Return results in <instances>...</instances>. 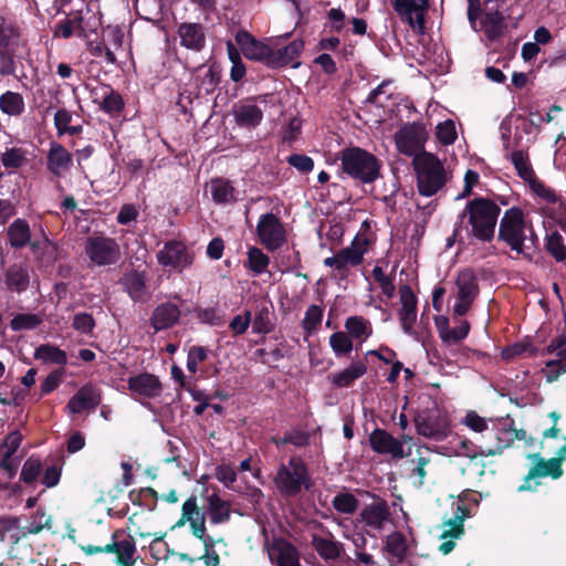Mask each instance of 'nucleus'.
Instances as JSON below:
<instances>
[{
    "mask_svg": "<svg viewBox=\"0 0 566 566\" xmlns=\"http://www.w3.org/2000/svg\"><path fill=\"white\" fill-rule=\"evenodd\" d=\"M419 193L431 197L441 190L449 176L442 161L431 153L422 151L413 158Z\"/></svg>",
    "mask_w": 566,
    "mask_h": 566,
    "instance_id": "f257e3e1",
    "label": "nucleus"
},
{
    "mask_svg": "<svg viewBox=\"0 0 566 566\" xmlns=\"http://www.w3.org/2000/svg\"><path fill=\"white\" fill-rule=\"evenodd\" d=\"M500 207L491 200L476 198L467 203L461 218L469 214L471 233L481 241H491L494 237Z\"/></svg>",
    "mask_w": 566,
    "mask_h": 566,
    "instance_id": "f03ea898",
    "label": "nucleus"
},
{
    "mask_svg": "<svg viewBox=\"0 0 566 566\" xmlns=\"http://www.w3.org/2000/svg\"><path fill=\"white\" fill-rule=\"evenodd\" d=\"M499 239L504 241L517 254H524L525 249L530 248L526 243L534 244L532 226H527L521 209L511 208L505 211L500 221Z\"/></svg>",
    "mask_w": 566,
    "mask_h": 566,
    "instance_id": "7ed1b4c3",
    "label": "nucleus"
},
{
    "mask_svg": "<svg viewBox=\"0 0 566 566\" xmlns=\"http://www.w3.org/2000/svg\"><path fill=\"white\" fill-rule=\"evenodd\" d=\"M311 476L305 462L300 457H291L287 463H282L273 483L277 491L285 497H293L310 489Z\"/></svg>",
    "mask_w": 566,
    "mask_h": 566,
    "instance_id": "20e7f679",
    "label": "nucleus"
},
{
    "mask_svg": "<svg viewBox=\"0 0 566 566\" xmlns=\"http://www.w3.org/2000/svg\"><path fill=\"white\" fill-rule=\"evenodd\" d=\"M342 166L345 172L355 179L369 184L379 176L380 165L370 153L358 148H347L342 151Z\"/></svg>",
    "mask_w": 566,
    "mask_h": 566,
    "instance_id": "39448f33",
    "label": "nucleus"
},
{
    "mask_svg": "<svg viewBox=\"0 0 566 566\" xmlns=\"http://www.w3.org/2000/svg\"><path fill=\"white\" fill-rule=\"evenodd\" d=\"M491 432L493 433L494 441L480 447L482 457L500 455L515 440H523L526 437V432L516 429L514 420L510 417L491 420Z\"/></svg>",
    "mask_w": 566,
    "mask_h": 566,
    "instance_id": "423d86ee",
    "label": "nucleus"
},
{
    "mask_svg": "<svg viewBox=\"0 0 566 566\" xmlns=\"http://www.w3.org/2000/svg\"><path fill=\"white\" fill-rule=\"evenodd\" d=\"M369 240L364 234H357L349 247L339 250L335 255L326 258L324 265L345 274L349 268L363 263L364 255L368 251Z\"/></svg>",
    "mask_w": 566,
    "mask_h": 566,
    "instance_id": "0eeeda50",
    "label": "nucleus"
},
{
    "mask_svg": "<svg viewBox=\"0 0 566 566\" xmlns=\"http://www.w3.org/2000/svg\"><path fill=\"white\" fill-rule=\"evenodd\" d=\"M455 289L452 313L458 317H462L469 312L479 294V285L474 272L468 269L461 271L455 281Z\"/></svg>",
    "mask_w": 566,
    "mask_h": 566,
    "instance_id": "6e6552de",
    "label": "nucleus"
},
{
    "mask_svg": "<svg viewBox=\"0 0 566 566\" xmlns=\"http://www.w3.org/2000/svg\"><path fill=\"white\" fill-rule=\"evenodd\" d=\"M85 253L97 266L115 264L120 258L117 242L108 237H88L85 242Z\"/></svg>",
    "mask_w": 566,
    "mask_h": 566,
    "instance_id": "1a4fd4ad",
    "label": "nucleus"
},
{
    "mask_svg": "<svg viewBox=\"0 0 566 566\" xmlns=\"http://www.w3.org/2000/svg\"><path fill=\"white\" fill-rule=\"evenodd\" d=\"M427 138V129L419 123L405 124L395 134L397 149L406 156L420 155Z\"/></svg>",
    "mask_w": 566,
    "mask_h": 566,
    "instance_id": "9d476101",
    "label": "nucleus"
},
{
    "mask_svg": "<svg viewBox=\"0 0 566 566\" xmlns=\"http://www.w3.org/2000/svg\"><path fill=\"white\" fill-rule=\"evenodd\" d=\"M106 552L112 553L115 552L117 555V562L122 566H134L135 553H136V543L133 536L125 534L124 531H115L112 536V543L107 544L104 548L88 546L87 553H99Z\"/></svg>",
    "mask_w": 566,
    "mask_h": 566,
    "instance_id": "9b49d317",
    "label": "nucleus"
},
{
    "mask_svg": "<svg viewBox=\"0 0 566 566\" xmlns=\"http://www.w3.org/2000/svg\"><path fill=\"white\" fill-rule=\"evenodd\" d=\"M260 242L269 250L281 248L285 241V230L280 219L273 213L262 214L256 226Z\"/></svg>",
    "mask_w": 566,
    "mask_h": 566,
    "instance_id": "f8f14e48",
    "label": "nucleus"
},
{
    "mask_svg": "<svg viewBox=\"0 0 566 566\" xmlns=\"http://www.w3.org/2000/svg\"><path fill=\"white\" fill-rule=\"evenodd\" d=\"M157 261L163 266L182 272L192 264L193 253L182 242L171 240L158 251Z\"/></svg>",
    "mask_w": 566,
    "mask_h": 566,
    "instance_id": "ddd939ff",
    "label": "nucleus"
},
{
    "mask_svg": "<svg viewBox=\"0 0 566 566\" xmlns=\"http://www.w3.org/2000/svg\"><path fill=\"white\" fill-rule=\"evenodd\" d=\"M415 424L419 434L436 440H442L449 431L447 418L436 408L420 411L415 418Z\"/></svg>",
    "mask_w": 566,
    "mask_h": 566,
    "instance_id": "4468645a",
    "label": "nucleus"
},
{
    "mask_svg": "<svg viewBox=\"0 0 566 566\" xmlns=\"http://www.w3.org/2000/svg\"><path fill=\"white\" fill-rule=\"evenodd\" d=\"M186 522L190 524L192 534L202 541L205 547L214 545L211 536L206 535L205 514L200 512L197 505V499L190 496L182 504V516L177 526L184 525Z\"/></svg>",
    "mask_w": 566,
    "mask_h": 566,
    "instance_id": "2eb2a0df",
    "label": "nucleus"
},
{
    "mask_svg": "<svg viewBox=\"0 0 566 566\" xmlns=\"http://www.w3.org/2000/svg\"><path fill=\"white\" fill-rule=\"evenodd\" d=\"M467 517V509L462 505H458L453 517L442 523L440 539L443 542L440 544L439 551L443 555L451 553L455 547V539L464 534L463 522Z\"/></svg>",
    "mask_w": 566,
    "mask_h": 566,
    "instance_id": "dca6fc26",
    "label": "nucleus"
},
{
    "mask_svg": "<svg viewBox=\"0 0 566 566\" xmlns=\"http://www.w3.org/2000/svg\"><path fill=\"white\" fill-rule=\"evenodd\" d=\"M235 41L243 55L252 61L264 63L270 66L272 60V48L255 40L249 32L242 30L235 34Z\"/></svg>",
    "mask_w": 566,
    "mask_h": 566,
    "instance_id": "f3484780",
    "label": "nucleus"
},
{
    "mask_svg": "<svg viewBox=\"0 0 566 566\" xmlns=\"http://www.w3.org/2000/svg\"><path fill=\"white\" fill-rule=\"evenodd\" d=\"M311 544L324 560L337 559L343 551V544L323 525H319L318 532L311 535Z\"/></svg>",
    "mask_w": 566,
    "mask_h": 566,
    "instance_id": "a211bd4d",
    "label": "nucleus"
},
{
    "mask_svg": "<svg viewBox=\"0 0 566 566\" xmlns=\"http://www.w3.org/2000/svg\"><path fill=\"white\" fill-rule=\"evenodd\" d=\"M427 0H395L394 9L413 30L423 33Z\"/></svg>",
    "mask_w": 566,
    "mask_h": 566,
    "instance_id": "6ab92c4d",
    "label": "nucleus"
},
{
    "mask_svg": "<svg viewBox=\"0 0 566 566\" xmlns=\"http://www.w3.org/2000/svg\"><path fill=\"white\" fill-rule=\"evenodd\" d=\"M101 401L102 396L99 389L88 384L81 387L69 400L66 410L69 413L77 415L84 410H94Z\"/></svg>",
    "mask_w": 566,
    "mask_h": 566,
    "instance_id": "aec40b11",
    "label": "nucleus"
},
{
    "mask_svg": "<svg viewBox=\"0 0 566 566\" xmlns=\"http://www.w3.org/2000/svg\"><path fill=\"white\" fill-rule=\"evenodd\" d=\"M360 521L366 527L374 532H381L390 518V511L385 501H377L367 504L359 514Z\"/></svg>",
    "mask_w": 566,
    "mask_h": 566,
    "instance_id": "412c9836",
    "label": "nucleus"
},
{
    "mask_svg": "<svg viewBox=\"0 0 566 566\" xmlns=\"http://www.w3.org/2000/svg\"><path fill=\"white\" fill-rule=\"evenodd\" d=\"M72 154L60 143L51 142L46 154V168L56 176H64L72 167Z\"/></svg>",
    "mask_w": 566,
    "mask_h": 566,
    "instance_id": "4be33fe9",
    "label": "nucleus"
},
{
    "mask_svg": "<svg viewBox=\"0 0 566 566\" xmlns=\"http://www.w3.org/2000/svg\"><path fill=\"white\" fill-rule=\"evenodd\" d=\"M369 441L371 449L377 453L389 454L394 459H402L405 457L402 442L385 430H374L369 437Z\"/></svg>",
    "mask_w": 566,
    "mask_h": 566,
    "instance_id": "5701e85b",
    "label": "nucleus"
},
{
    "mask_svg": "<svg viewBox=\"0 0 566 566\" xmlns=\"http://www.w3.org/2000/svg\"><path fill=\"white\" fill-rule=\"evenodd\" d=\"M260 104L265 105V101L247 99L237 105L233 111L237 124L241 127H256L261 123L264 113Z\"/></svg>",
    "mask_w": 566,
    "mask_h": 566,
    "instance_id": "b1692460",
    "label": "nucleus"
},
{
    "mask_svg": "<svg viewBox=\"0 0 566 566\" xmlns=\"http://www.w3.org/2000/svg\"><path fill=\"white\" fill-rule=\"evenodd\" d=\"M400 302L401 308L399 311V321L403 333L417 338V335L412 328L416 318V306L417 300L411 289L407 285L400 289Z\"/></svg>",
    "mask_w": 566,
    "mask_h": 566,
    "instance_id": "393cba45",
    "label": "nucleus"
},
{
    "mask_svg": "<svg viewBox=\"0 0 566 566\" xmlns=\"http://www.w3.org/2000/svg\"><path fill=\"white\" fill-rule=\"evenodd\" d=\"M268 553L276 566H301L296 548L283 538L274 539Z\"/></svg>",
    "mask_w": 566,
    "mask_h": 566,
    "instance_id": "a878e982",
    "label": "nucleus"
},
{
    "mask_svg": "<svg viewBox=\"0 0 566 566\" xmlns=\"http://www.w3.org/2000/svg\"><path fill=\"white\" fill-rule=\"evenodd\" d=\"M180 44L188 50L200 52L206 44V34L199 23H181L177 31Z\"/></svg>",
    "mask_w": 566,
    "mask_h": 566,
    "instance_id": "bb28decb",
    "label": "nucleus"
},
{
    "mask_svg": "<svg viewBox=\"0 0 566 566\" xmlns=\"http://www.w3.org/2000/svg\"><path fill=\"white\" fill-rule=\"evenodd\" d=\"M367 373V365L364 360H353L346 368L328 376L331 384L337 388L350 387L357 379Z\"/></svg>",
    "mask_w": 566,
    "mask_h": 566,
    "instance_id": "cd10ccee",
    "label": "nucleus"
},
{
    "mask_svg": "<svg viewBox=\"0 0 566 566\" xmlns=\"http://www.w3.org/2000/svg\"><path fill=\"white\" fill-rule=\"evenodd\" d=\"M128 389L138 396L154 398L160 395L161 385L158 378L151 374H139L128 379Z\"/></svg>",
    "mask_w": 566,
    "mask_h": 566,
    "instance_id": "c85d7f7f",
    "label": "nucleus"
},
{
    "mask_svg": "<svg viewBox=\"0 0 566 566\" xmlns=\"http://www.w3.org/2000/svg\"><path fill=\"white\" fill-rule=\"evenodd\" d=\"M180 317V310L174 303H164L158 305L150 318L151 326L155 331H161L174 326Z\"/></svg>",
    "mask_w": 566,
    "mask_h": 566,
    "instance_id": "c756f323",
    "label": "nucleus"
},
{
    "mask_svg": "<svg viewBox=\"0 0 566 566\" xmlns=\"http://www.w3.org/2000/svg\"><path fill=\"white\" fill-rule=\"evenodd\" d=\"M485 13L483 14V18L480 22V31H483L484 34L490 40H494L502 35L505 23H504V17L503 14L497 10V8H488L485 9ZM478 31V28L475 29Z\"/></svg>",
    "mask_w": 566,
    "mask_h": 566,
    "instance_id": "7c9ffc66",
    "label": "nucleus"
},
{
    "mask_svg": "<svg viewBox=\"0 0 566 566\" xmlns=\"http://www.w3.org/2000/svg\"><path fill=\"white\" fill-rule=\"evenodd\" d=\"M344 327L349 337L359 343H365L373 334L371 322L360 315L347 317Z\"/></svg>",
    "mask_w": 566,
    "mask_h": 566,
    "instance_id": "2f4dec72",
    "label": "nucleus"
},
{
    "mask_svg": "<svg viewBox=\"0 0 566 566\" xmlns=\"http://www.w3.org/2000/svg\"><path fill=\"white\" fill-rule=\"evenodd\" d=\"M6 283L18 293L25 291L30 284L29 265L24 262L10 265L6 271Z\"/></svg>",
    "mask_w": 566,
    "mask_h": 566,
    "instance_id": "473e14b6",
    "label": "nucleus"
},
{
    "mask_svg": "<svg viewBox=\"0 0 566 566\" xmlns=\"http://www.w3.org/2000/svg\"><path fill=\"white\" fill-rule=\"evenodd\" d=\"M212 200L217 205H229L238 201V191L231 181L224 178H216L210 182Z\"/></svg>",
    "mask_w": 566,
    "mask_h": 566,
    "instance_id": "72a5a7b5",
    "label": "nucleus"
},
{
    "mask_svg": "<svg viewBox=\"0 0 566 566\" xmlns=\"http://www.w3.org/2000/svg\"><path fill=\"white\" fill-rule=\"evenodd\" d=\"M304 49V43L301 40H294L282 49H272V60L270 61L271 67L284 66L293 63Z\"/></svg>",
    "mask_w": 566,
    "mask_h": 566,
    "instance_id": "f704fd0d",
    "label": "nucleus"
},
{
    "mask_svg": "<svg viewBox=\"0 0 566 566\" xmlns=\"http://www.w3.org/2000/svg\"><path fill=\"white\" fill-rule=\"evenodd\" d=\"M105 59L107 63L116 62L115 51L123 48L124 31L118 25H108L104 29Z\"/></svg>",
    "mask_w": 566,
    "mask_h": 566,
    "instance_id": "c9c22d12",
    "label": "nucleus"
},
{
    "mask_svg": "<svg viewBox=\"0 0 566 566\" xmlns=\"http://www.w3.org/2000/svg\"><path fill=\"white\" fill-rule=\"evenodd\" d=\"M27 535H29V531L27 526H20L19 518L4 517L0 520V542L8 541L12 544H18Z\"/></svg>",
    "mask_w": 566,
    "mask_h": 566,
    "instance_id": "e433bc0d",
    "label": "nucleus"
},
{
    "mask_svg": "<svg viewBox=\"0 0 566 566\" xmlns=\"http://www.w3.org/2000/svg\"><path fill=\"white\" fill-rule=\"evenodd\" d=\"M210 522L212 524L226 523L230 518V503L222 500L217 493H212L207 497Z\"/></svg>",
    "mask_w": 566,
    "mask_h": 566,
    "instance_id": "4c0bfd02",
    "label": "nucleus"
},
{
    "mask_svg": "<svg viewBox=\"0 0 566 566\" xmlns=\"http://www.w3.org/2000/svg\"><path fill=\"white\" fill-rule=\"evenodd\" d=\"M8 239L12 248L21 249L30 243L31 231L23 219L14 220L8 228Z\"/></svg>",
    "mask_w": 566,
    "mask_h": 566,
    "instance_id": "58836bf2",
    "label": "nucleus"
},
{
    "mask_svg": "<svg viewBox=\"0 0 566 566\" xmlns=\"http://www.w3.org/2000/svg\"><path fill=\"white\" fill-rule=\"evenodd\" d=\"M34 357L46 364L65 365L67 363L66 353L50 344L40 345L35 349Z\"/></svg>",
    "mask_w": 566,
    "mask_h": 566,
    "instance_id": "ea45409f",
    "label": "nucleus"
},
{
    "mask_svg": "<svg viewBox=\"0 0 566 566\" xmlns=\"http://www.w3.org/2000/svg\"><path fill=\"white\" fill-rule=\"evenodd\" d=\"M0 109L9 116H19L24 111V99L21 94L7 91L0 96Z\"/></svg>",
    "mask_w": 566,
    "mask_h": 566,
    "instance_id": "a19ab883",
    "label": "nucleus"
},
{
    "mask_svg": "<svg viewBox=\"0 0 566 566\" xmlns=\"http://www.w3.org/2000/svg\"><path fill=\"white\" fill-rule=\"evenodd\" d=\"M248 260L244 264L254 275L264 273L270 264V258L256 247L249 248Z\"/></svg>",
    "mask_w": 566,
    "mask_h": 566,
    "instance_id": "79ce46f5",
    "label": "nucleus"
},
{
    "mask_svg": "<svg viewBox=\"0 0 566 566\" xmlns=\"http://www.w3.org/2000/svg\"><path fill=\"white\" fill-rule=\"evenodd\" d=\"M385 549L392 557L397 559V562H401L408 551L407 539L405 535L400 532H394L386 537L385 541Z\"/></svg>",
    "mask_w": 566,
    "mask_h": 566,
    "instance_id": "37998d69",
    "label": "nucleus"
},
{
    "mask_svg": "<svg viewBox=\"0 0 566 566\" xmlns=\"http://www.w3.org/2000/svg\"><path fill=\"white\" fill-rule=\"evenodd\" d=\"M83 32L84 29L82 27V17L80 14H74L73 17H69L57 23L54 34L55 36L69 39L74 34L81 36Z\"/></svg>",
    "mask_w": 566,
    "mask_h": 566,
    "instance_id": "c03bdc74",
    "label": "nucleus"
},
{
    "mask_svg": "<svg viewBox=\"0 0 566 566\" xmlns=\"http://www.w3.org/2000/svg\"><path fill=\"white\" fill-rule=\"evenodd\" d=\"M545 249L556 262L566 263V245L562 234L554 231L546 235Z\"/></svg>",
    "mask_w": 566,
    "mask_h": 566,
    "instance_id": "a18cd8bd",
    "label": "nucleus"
},
{
    "mask_svg": "<svg viewBox=\"0 0 566 566\" xmlns=\"http://www.w3.org/2000/svg\"><path fill=\"white\" fill-rule=\"evenodd\" d=\"M328 343L336 357L347 356L354 348L353 339L346 332L333 333Z\"/></svg>",
    "mask_w": 566,
    "mask_h": 566,
    "instance_id": "49530a36",
    "label": "nucleus"
},
{
    "mask_svg": "<svg viewBox=\"0 0 566 566\" xmlns=\"http://www.w3.org/2000/svg\"><path fill=\"white\" fill-rule=\"evenodd\" d=\"M332 505L338 513L352 515L357 511L359 502L354 494L339 492L334 496Z\"/></svg>",
    "mask_w": 566,
    "mask_h": 566,
    "instance_id": "de8ad7c7",
    "label": "nucleus"
},
{
    "mask_svg": "<svg viewBox=\"0 0 566 566\" xmlns=\"http://www.w3.org/2000/svg\"><path fill=\"white\" fill-rule=\"evenodd\" d=\"M547 350L552 354H555L560 358V360H551L546 364L547 368L553 369L555 366L558 367V373H565L566 371V338L564 337H557L555 338L551 345L547 347Z\"/></svg>",
    "mask_w": 566,
    "mask_h": 566,
    "instance_id": "09e8293b",
    "label": "nucleus"
},
{
    "mask_svg": "<svg viewBox=\"0 0 566 566\" xmlns=\"http://www.w3.org/2000/svg\"><path fill=\"white\" fill-rule=\"evenodd\" d=\"M101 92V107L103 111L113 114L118 113L123 108L124 103L120 95L114 92L109 86H103Z\"/></svg>",
    "mask_w": 566,
    "mask_h": 566,
    "instance_id": "8fccbe9b",
    "label": "nucleus"
},
{
    "mask_svg": "<svg viewBox=\"0 0 566 566\" xmlns=\"http://www.w3.org/2000/svg\"><path fill=\"white\" fill-rule=\"evenodd\" d=\"M43 322L39 314L22 313L15 315L11 322L10 327L12 331H30L36 328Z\"/></svg>",
    "mask_w": 566,
    "mask_h": 566,
    "instance_id": "3c124183",
    "label": "nucleus"
},
{
    "mask_svg": "<svg viewBox=\"0 0 566 566\" xmlns=\"http://www.w3.org/2000/svg\"><path fill=\"white\" fill-rule=\"evenodd\" d=\"M511 161L517 175L525 181L532 180L535 174L530 165L528 156L523 150H516L511 154Z\"/></svg>",
    "mask_w": 566,
    "mask_h": 566,
    "instance_id": "603ef678",
    "label": "nucleus"
},
{
    "mask_svg": "<svg viewBox=\"0 0 566 566\" xmlns=\"http://www.w3.org/2000/svg\"><path fill=\"white\" fill-rule=\"evenodd\" d=\"M495 418L486 419L481 417L476 411L470 410L465 413L462 419V423L468 427L470 430L476 433H484L489 429H491V420Z\"/></svg>",
    "mask_w": 566,
    "mask_h": 566,
    "instance_id": "864d4df0",
    "label": "nucleus"
},
{
    "mask_svg": "<svg viewBox=\"0 0 566 566\" xmlns=\"http://www.w3.org/2000/svg\"><path fill=\"white\" fill-rule=\"evenodd\" d=\"M323 310L318 305H311L304 315L302 326L304 331L311 335L316 331L317 326L322 323Z\"/></svg>",
    "mask_w": 566,
    "mask_h": 566,
    "instance_id": "5fc2aeb1",
    "label": "nucleus"
},
{
    "mask_svg": "<svg viewBox=\"0 0 566 566\" xmlns=\"http://www.w3.org/2000/svg\"><path fill=\"white\" fill-rule=\"evenodd\" d=\"M42 471V464L40 459L30 457L23 463L20 478L24 483L34 482Z\"/></svg>",
    "mask_w": 566,
    "mask_h": 566,
    "instance_id": "6e6d98bb",
    "label": "nucleus"
},
{
    "mask_svg": "<svg viewBox=\"0 0 566 566\" xmlns=\"http://www.w3.org/2000/svg\"><path fill=\"white\" fill-rule=\"evenodd\" d=\"M72 327L83 335H92L95 328V319L91 314L80 312L73 316Z\"/></svg>",
    "mask_w": 566,
    "mask_h": 566,
    "instance_id": "4d7b16f0",
    "label": "nucleus"
},
{
    "mask_svg": "<svg viewBox=\"0 0 566 566\" xmlns=\"http://www.w3.org/2000/svg\"><path fill=\"white\" fill-rule=\"evenodd\" d=\"M437 138L444 145H451L457 139L455 124L451 119L439 123L437 126Z\"/></svg>",
    "mask_w": 566,
    "mask_h": 566,
    "instance_id": "13d9d810",
    "label": "nucleus"
},
{
    "mask_svg": "<svg viewBox=\"0 0 566 566\" xmlns=\"http://www.w3.org/2000/svg\"><path fill=\"white\" fill-rule=\"evenodd\" d=\"M469 331V322L465 319H458L457 325L449 328V333L446 335L443 343L449 345L457 344L468 336Z\"/></svg>",
    "mask_w": 566,
    "mask_h": 566,
    "instance_id": "bf43d9fd",
    "label": "nucleus"
},
{
    "mask_svg": "<svg viewBox=\"0 0 566 566\" xmlns=\"http://www.w3.org/2000/svg\"><path fill=\"white\" fill-rule=\"evenodd\" d=\"M51 527V517L46 515L44 510L38 509L31 517V522L27 526L29 534H38L44 528Z\"/></svg>",
    "mask_w": 566,
    "mask_h": 566,
    "instance_id": "052dcab7",
    "label": "nucleus"
},
{
    "mask_svg": "<svg viewBox=\"0 0 566 566\" xmlns=\"http://www.w3.org/2000/svg\"><path fill=\"white\" fill-rule=\"evenodd\" d=\"M164 533L156 534L149 545L151 557L155 560L167 559L170 554V549L168 544L164 541Z\"/></svg>",
    "mask_w": 566,
    "mask_h": 566,
    "instance_id": "680f3d73",
    "label": "nucleus"
},
{
    "mask_svg": "<svg viewBox=\"0 0 566 566\" xmlns=\"http://www.w3.org/2000/svg\"><path fill=\"white\" fill-rule=\"evenodd\" d=\"M25 161L24 153L19 148H11L2 154L1 163L6 168L17 169Z\"/></svg>",
    "mask_w": 566,
    "mask_h": 566,
    "instance_id": "e2e57ef3",
    "label": "nucleus"
},
{
    "mask_svg": "<svg viewBox=\"0 0 566 566\" xmlns=\"http://www.w3.org/2000/svg\"><path fill=\"white\" fill-rule=\"evenodd\" d=\"M22 442V434L19 431H12L7 436L4 441L0 446V455L11 458L14 452L19 449Z\"/></svg>",
    "mask_w": 566,
    "mask_h": 566,
    "instance_id": "0e129e2a",
    "label": "nucleus"
},
{
    "mask_svg": "<svg viewBox=\"0 0 566 566\" xmlns=\"http://www.w3.org/2000/svg\"><path fill=\"white\" fill-rule=\"evenodd\" d=\"M207 358V349L202 346H192L188 352L187 369L191 374L198 371L199 364Z\"/></svg>",
    "mask_w": 566,
    "mask_h": 566,
    "instance_id": "69168bd1",
    "label": "nucleus"
},
{
    "mask_svg": "<svg viewBox=\"0 0 566 566\" xmlns=\"http://www.w3.org/2000/svg\"><path fill=\"white\" fill-rule=\"evenodd\" d=\"M373 276L375 281L379 284L381 292L387 297H392L396 289L391 277L386 275V273L380 266H375L373 269Z\"/></svg>",
    "mask_w": 566,
    "mask_h": 566,
    "instance_id": "338daca9",
    "label": "nucleus"
},
{
    "mask_svg": "<svg viewBox=\"0 0 566 566\" xmlns=\"http://www.w3.org/2000/svg\"><path fill=\"white\" fill-rule=\"evenodd\" d=\"M532 191L539 198L544 199L548 203H553L557 200V196L553 189L545 186L542 181L533 177L532 180L527 181Z\"/></svg>",
    "mask_w": 566,
    "mask_h": 566,
    "instance_id": "774afa93",
    "label": "nucleus"
}]
</instances>
